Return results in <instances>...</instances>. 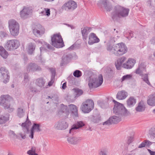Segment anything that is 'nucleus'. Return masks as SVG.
<instances>
[{"label":"nucleus","mask_w":155,"mask_h":155,"mask_svg":"<svg viewBox=\"0 0 155 155\" xmlns=\"http://www.w3.org/2000/svg\"><path fill=\"white\" fill-rule=\"evenodd\" d=\"M113 101L114 103L113 109V112L116 115L121 117L124 116H127L129 114V111L123 104L117 102L114 100H113Z\"/></svg>","instance_id":"1"},{"label":"nucleus","mask_w":155,"mask_h":155,"mask_svg":"<svg viewBox=\"0 0 155 155\" xmlns=\"http://www.w3.org/2000/svg\"><path fill=\"white\" fill-rule=\"evenodd\" d=\"M114 54L116 56H118L126 53L127 48L125 44L121 42L114 45Z\"/></svg>","instance_id":"2"},{"label":"nucleus","mask_w":155,"mask_h":155,"mask_svg":"<svg viewBox=\"0 0 155 155\" xmlns=\"http://www.w3.org/2000/svg\"><path fill=\"white\" fill-rule=\"evenodd\" d=\"M51 45L56 48H61L64 45L63 40L60 33L53 35L51 37Z\"/></svg>","instance_id":"3"},{"label":"nucleus","mask_w":155,"mask_h":155,"mask_svg":"<svg viewBox=\"0 0 155 155\" xmlns=\"http://www.w3.org/2000/svg\"><path fill=\"white\" fill-rule=\"evenodd\" d=\"M12 99V97L8 94L2 95L1 97L0 105L3 106L5 109H8L9 112H11L14 110V108L10 107V101Z\"/></svg>","instance_id":"4"},{"label":"nucleus","mask_w":155,"mask_h":155,"mask_svg":"<svg viewBox=\"0 0 155 155\" xmlns=\"http://www.w3.org/2000/svg\"><path fill=\"white\" fill-rule=\"evenodd\" d=\"M9 29L11 35L16 36L19 34V26L18 23L14 19H11L8 21Z\"/></svg>","instance_id":"5"},{"label":"nucleus","mask_w":155,"mask_h":155,"mask_svg":"<svg viewBox=\"0 0 155 155\" xmlns=\"http://www.w3.org/2000/svg\"><path fill=\"white\" fill-rule=\"evenodd\" d=\"M103 78L101 74H99L98 78H94L90 79L88 86L90 89L96 88L100 86L103 82Z\"/></svg>","instance_id":"6"},{"label":"nucleus","mask_w":155,"mask_h":155,"mask_svg":"<svg viewBox=\"0 0 155 155\" xmlns=\"http://www.w3.org/2000/svg\"><path fill=\"white\" fill-rule=\"evenodd\" d=\"M20 46V43L17 39H12L7 41L5 45V48L8 51H13L17 49Z\"/></svg>","instance_id":"7"},{"label":"nucleus","mask_w":155,"mask_h":155,"mask_svg":"<svg viewBox=\"0 0 155 155\" xmlns=\"http://www.w3.org/2000/svg\"><path fill=\"white\" fill-rule=\"evenodd\" d=\"M94 105L93 101L91 99H89L86 101L85 104L81 106V109L84 113H88L93 109Z\"/></svg>","instance_id":"8"},{"label":"nucleus","mask_w":155,"mask_h":155,"mask_svg":"<svg viewBox=\"0 0 155 155\" xmlns=\"http://www.w3.org/2000/svg\"><path fill=\"white\" fill-rule=\"evenodd\" d=\"M114 10L115 11L118 12L121 18H124L127 16L130 11L129 8L119 5L115 6Z\"/></svg>","instance_id":"9"},{"label":"nucleus","mask_w":155,"mask_h":155,"mask_svg":"<svg viewBox=\"0 0 155 155\" xmlns=\"http://www.w3.org/2000/svg\"><path fill=\"white\" fill-rule=\"evenodd\" d=\"M77 7V4L75 1L72 0H69L62 5L61 8L67 11H73Z\"/></svg>","instance_id":"10"},{"label":"nucleus","mask_w":155,"mask_h":155,"mask_svg":"<svg viewBox=\"0 0 155 155\" xmlns=\"http://www.w3.org/2000/svg\"><path fill=\"white\" fill-rule=\"evenodd\" d=\"M0 73L3 80V82L5 84L8 82L10 79L9 73L8 70L4 67H1L0 68Z\"/></svg>","instance_id":"11"},{"label":"nucleus","mask_w":155,"mask_h":155,"mask_svg":"<svg viewBox=\"0 0 155 155\" xmlns=\"http://www.w3.org/2000/svg\"><path fill=\"white\" fill-rule=\"evenodd\" d=\"M85 125V123L83 121H79L76 122L70 130L69 133L73 135L76 132L75 130L82 127Z\"/></svg>","instance_id":"12"},{"label":"nucleus","mask_w":155,"mask_h":155,"mask_svg":"<svg viewBox=\"0 0 155 155\" xmlns=\"http://www.w3.org/2000/svg\"><path fill=\"white\" fill-rule=\"evenodd\" d=\"M55 128L58 130H64L68 127V124L64 119L60 120L57 124L55 125Z\"/></svg>","instance_id":"13"},{"label":"nucleus","mask_w":155,"mask_h":155,"mask_svg":"<svg viewBox=\"0 0 155 155\" xmlns=\"http://www.w3.org/2000/svg\"><path fill=\"white\" fill-rule=\"evenodd\" d=\"M72 58V55L70 54L63 55L62 58V60L60 64V66L62 67L64 65L68 63Z\"/></svg>","instance_id":"14"},{"label":"nucleus","mask_w":155,"mask_h":155,"mask_svg":"<svg viewBox=\"0 0 155 155\" xmlns=\"http://www.w3.org/2000/svg\"><path fill=\"white\" fill-rule=\"evenodd\" d=\"M45 32V29L40 24L36 25V27L33 30V33L35 35L37 36H41Z\"/></svg>","instance_id":"15"},{"label":"nucleus","mask_w":155,"mask_h":155,"mask_svg":"<svg viewBox=\"0 0 155 155\" xmlns=\"http://www.w3.org/2000/svg\"><path fill=\"white\" fill-rule=\"evenodd\" d=\"M136 62V61L135 60L132 58H129L126 63L122 65V66L125 69H130L134 67Z\"/></svg>","instance_id":"16"},{"label":"nucleus","mask_w":155,"mask_h":155,"mask_svg":"<svg viewBox=\"0 0 155 155\" xmlns=\"http://www.w3.org/2000/svg\"><path fill=\"white\" fill-rule=\"evenodd\" d=\"M42 70L41 67L34 63H31L28 64L27 71L29 72H35L41 71Z\"/></svg>","instance_id":"17"},{"label":"nucleus","mask_w":155,"mask_h":155,"mask_svg":"<svg viewBox=\"0 0 155 155\" xmlns=\"http://www.w3.org/2000/svg\"><path fill=\"white\" fill-rule=\"evenodd\" d=\"M89 39L88 44L89 45H92L94 43H98L100 41L99 39L94 33H91L90 34L89 36Z\"/></svg>","instance_id":"18"},{"label":"nucleus","mask_w":155,"mask_h":155,"mask_svg":"<svg viewBox=\"0 0 155 155\" xmlns=\"http://www.w3.org/2000/svg\"><path fill=\"white\" fill-rule=\"evenodd\" d=\"M70 111L71 112V116L74 118L78 117V107L75 105L71 104L68 105Z\"/></svg>","instance_id":"19"},{"label":"nucleus","mask_w":155,"mask_h":155,"mask_svg":"<svg viewBox=\"0 0 155 155\" xmlns=\"http://www.w3.org/2000/svg\"><path fill=\"white\" fill-rule=\"evenodd\" d=\"M32 13L31 9L28 7H24L20 12V15L21 18H25Z\"/></svg>","instance_id":"20"},{"label":"nucleus","mask_w":155,"mask_h":155,"mask_svg":"<svg viewBox=\"0 0 155 155\" xmlns=\"http://www.w3.org/2000/svg\"><path fill=\"white\" fill-rule=\"evenodd\" d=\"M81 29L83 39L84 42H86L89 32L88 30V27H86L84 28H81Z\"/></svg>","instance_id":"21"},{"label":"nucleus","mask_w":155,"mask_h":155,"mask_svg":"<svg viewBox=\"0 0 155 155\" xmlns=\"http://www.w3.org/2000/svg\"><path fill=\"white\" fill-rule=\"evenodd\" d=\"M128 94L127 92L125 91H119L116 97L119 100H124L127 97Z\"/></svg>","instance_id":"22"},{"label":"nucleus","mask_w":155,"mask_h":155,"mask_svg":"<svg viewBox=\"0 0 155 155\" xmlns=\"http://www.w3.org/2000/svg\"><path fill=\"white\" fill-rule=\"evenodd\" d=\"M81 140L79 137H70L67 138L68 142L71 144L75 145L77 144Z\"/></svg>","instance_id":"23"},{"label":"nucleus","mask_w":155,"mask_h":155,"mask_svg":"<svg viewBox=\"0 0 155 155\" xmlns=\"http://www.w3.org/2000/svg\"><path fill=\"white\" fill-rule=\"evenodd\" d=\"M145 108L143 101H141L138 103V106L135 108V110L138 112H142L145 110Z\"/></svg>","instance_id":"24"},{"label":"nucleus","mask_w":155,"mask_h":155,"mask_svg":"<svg viewBox=\"0 0 155 155\" xmlns=\"http://www.w3.org/2000/svg\"><path fill=\"white\" fill-rule=\"evenodd\" d=\"M146 72V66L142 63L140 64L136 70V73L137 74L143 73Z\"/></svg>","instance_id":"25"},{"label":"nucleus","mask_w":155,"mask_h":155,"mask_svg":"<svg viewBox=\"0 0 155 155\" xmlns=\"http://www.w3.org/2000/svg\"><path fill=\"white\" fill-rule=\"evenodd\" d=\"M136 103V99L132 96L130 97L127 101V105L129 107H133Z\"/></svg>","instance_id":"26"},{"label":"nucleus","mask_w":155,"mask_h":155,"mask_svg":"<svg viewBox=\"0 0 155 155\" xmlns=\"http://www.w3.org/2000/svg\"><path fill=\"white\" fill-rule=\"evenodd\" d=\"M147 103L150 106H155V95H150L147 101Z\"/></svg>","instance_id":"27"},{"label":"nucleus","mask_w":155,"mask_h":155,"mask_svg":"<svg viewBox=\"0 0 155 155\" xmlns=\"http://www.w3.org/2000/svg\"><path fill=\"white\" fill-rule=\"evenodd\" d=\"M45 81L43 78H38L36 80L35 84L40 87H43L45 84Z\"/></svg>","instance_id":"28"},{"label":"nucleus","mask_w":155,"mask_h":155,"mask_svg":"<svg viewBox=\"0 0 155 155\" xmlns=\"http://www.w3.org/2000/svg\"><path fill=\"white\" fill-rule=\"evenodd\" d=\"M0 55L4 59H6L8 55L7 51L2 46H0Z\"/></svg>","instance_id":"29"},{"label":"nucleus","mask_w":155,"mask_h":155,"mask_svg":"<svg viewBox=\"0 0 155 155\" xmlns=\"http://www.w3.org/2000/svg\"><path fill=\"white\" fill-rule=\"evenodd\" d=\"M121 117L116 116H114L109 118L112 124H116L121 120Z\"/></svg>","instance_id":"30"},{"label":"nucleus","mask_w":155,"mask_h":155,"mask_svg":"<svg viewBox=\"0 0 155 155\" xmlns=\"http://www.w3.org/2000/svg\"><path fill=\"white\" fill-rule=\"evenodd\" d=\"M60 112L62 113H65L67 115H68L70 113L69 110L67 106L63 104H61V109Z\"/></svg>","instance_id":"31"},{"label":"nucleus","mask_w":155,"mask_h":155,"mask_svg":"<svg viewBox=\"0 0 155 155\" xmlns=\"http://www.w3.org/2000/svg\"><path fill=\"white\" fill-rule=\"evenodd\" d=\"M35 44L32 43H30L29 44L28 52L29 54H32L33 53L35 49Z\"/></svg>","instance_id":"32"},{"label":"nucleus","mask_w":155,"mask_h":155,"mask_svg":"<svg viewBox=\"0 0 155 155\" xmlns=\"http://www.w3.org/2000/svg\"><path fill=\"white\" fill-rule=\"evenodd\" d=\"M36 92V90L35 88L31 86L29 87V90L26 93V95L28 96L31 97Z\"/></svg>","instance_id":"33"},{"label":"nucleus","mask_w":155,"mask_h":155,"mask_svg":"<svg viewBox=\"0 0 155 155\" xmlns=\"http://www.w3.org/2000/svg\"><path fill=\"white\" fill-rule=\"evenodd\" d=\"M139 74L141 76L142 79H143L145 83H147L148 85H151L150 83L148 80V74H143V73H141Z\"/></svg>","instance_id":"34"},{"label":"nucleus","mask_w":155,"mask_h":155,"mask_svg":"<svg viewBox=\"0 0 155 155\" xmlns=\"http://www.w3.org/2000/svg\"><path fill=\"white\" fill-rule=\"evenodd\" d=\"M101 120V117L99 115L93 116L91 118V122L94 123H98Z\"/></svg>","instance_id":"35"},{"label":"nucleus","mask_w":155,"mask_h":155,"mask_svg":"<svg viewBox=\"0 0 155 155\" xmlns=\"http://www.w3.org/2000/svg\"><path fill=\"white\" fill-rule=\"evenodd\" d=\"M73 90L74 91L75 93V97H78L81 96L83 93L82 90L79 89L78 88H74L73 89Z\"/></svg>","instance_id":"36"},{"label":"nucleus","mask_w":155,"mask_h":155,"mask_svg":"<svg viewBox=\"0 0 155 155\" xmlns=\"http://www.w3.org/2000/svg\"><path fill=\"white\" fill-rule=\"evenodd\" d=\"M9 117L8 116H2L0 117V124L5 123L9 120Z\"/></svg>","instance_id":"37"},{"label":"nucleus","mask_w":155,"mask_h":155,"mask_svg":"<svg viewBox=\"0 0 155 155\" xmlns=\"http://www.w3.org/2000/svg\"><path fill=\"white\" fill-rule=\"evenodd\" d=\"M111 17L114 21H117L118 20V18H121L118 12L115 11V12L112 14Z\"/></svg>","instance_id":"38"},{"label":"nucleus","mask_w":155,"mask_h":155,"mask_svg":"<svg viewBox=\"0 0 155 155\" xmlns=\"http://www.w3.org/2000/svg\"><path fill=\"white\" fill-rule=\"evenodd\" d=\"M107 0H100L98 3L99 6L104 8L107 5Z\"/></svg>","instance_id":"39"},{"label":"nucleus","mask_w":155,"mask_h":155,"mask_svg":"<svg viewBox=\"0 0 155 155\" xmlns=\"http://www.w3.org/2000/svg\"><path fill=\"white\" fill-rule=\"evenodd\" d=\"M40 127V125L39 124L34 123L31 129L33 130H36L37 131L39 132L41 131Z\"/></svg>","instance_id":"40"},{"label":"nucleus","mask_w":155,"mask_h":155,"mask_svg":"<svg viewBox=\"0 0 155 155\" xmlns=\"http://www.w3.org/2000/svg\"><path fill=\"white\" fill-rule=\"evenodd\" d=\"M150 137L153 139L155 138V128H152L149 130Z\"/></svg>","instance_id":"41"},{"label":"nucleus","mask_w":155,"mask_h":155,"mask_svg":"<svg viewBox=\"0 0 155 155\" xmlns=\"http://www.w3.org/2000/svg\"><path fill=\"white\" fill-rule=\"evenodd\" d=\"M24 112L21 108H18L17 110V115L20 117H22L24 114Z\"/></svg>","instance_id":"42"},{"label":"nucleus","mask_w":155,"mask_h":155,"mask_svg":"<svg viewBox=\"0 0 155 155\" xmlns=\"http://www.w3.org/2000/svg\"><path fill=\"white\" fill-rule=\"evenodd\" d=\"M82 75L81 72L79 70H76L73 73V75L75 77L79 78Z\"/></svg>","instance_id":"43"},{"label":"nucleus","mask_w":155,"mask_h":155,"mask_svg":"<svg viewBox=\"0 0 155 155\" xmlns=\"http://www.w3.org/2000/svg\"><path fill=\"white\" fill-rule=\"evenodd\" d=\"M132 77L131 74H127L123 76L121 79V82H123L126 80H128L130 79Z\"/></svg>","instance_id":"44"},{"label":"nucleus","mask_w":155,"mask_h":155,"mask_svg":"<svg viewBox=\"0 0 155 155\" xmlns=\"http://www.w3.org/2000/svg\"><path fill=\"white\" fill-rule=\"evenodd\" d=\"M45 12L44 11H42L41 12V14L43 15H46L47 16H49L50 15V9L48 8H44Z\"/></svg>","instance_id":"45"},{"label":"nucleus","mask_w":155,"mask_h":155,"mask_svg":"<svg viewBox=\"0 0 155 155\" xmlns=\"http://www.w3.org/2000/svg\"><path fill=\"white\" fill-rule=\"evenodd\" d=\"M114 45H112L111 43H108L107 45V50L108 51H111L112 50H114Z\"/></svg>","instance_id":"46"},{"label":"nucleus","mask_w":155,"mask_h":155,"mask_svg":"<svg viewBox=\"0 0 155 155\" xmlns=\"http://www.w3.org/2000/svg\"><path fill=\"white\" fill-rule=\"evenodd\" d=\"M50 70L51 73V78H55L56 74V72L55 69L53 68H51L50 69Z\"/></svg>","instance_id":"47"},{"label":"nucleus","mask_w":155,"mask_h":155,"mask_svg":"<svg viewBox=\"0 0 155 155\" xmlns=\"http://www.w3.org/2000/svg\"><path fill=\"white\" fill-rule=\"evenodd\" d=\"M122 64L117 60L115 63V65L116 69L118 70H120L121 68Z\"/></svg>","instance_id":"48"},{"label":"nucleus","mask_w":155,"mask_h":155,"mask_svg":"<svg viewBox=\"0 0 155 155\" xmlns=\"http://www.w3.org/2000/svg\"><path fill=\"white\" fill-rule=\"evenodd\" d=\"M27 153L29 155H38L37 153H35V150H33L32 148L31 150L28 151Z\"/></svg>","instance_id":"49"},{"label":"nucleus","mask_w":155,"mask_h":155,"mask_svg":"<svg viewBox=\"0 0 155 155\" xmlns=\"http://www.w3.org/2000/svg\"><path fill=\"white\" fill-rule=\"evenodd\" d=\"M108 76H111L114 74L115 71L110 68L107 72Z\"/></svg>","instance_id":"50"},{"label":"nucleus","mask_w":155,"mask_h":155,"mask_svg":"<svg viewBox=\"0 0 155 155\" xmlns=\"http://www.w3.org/2000/svg\"><path fill=\"white\" fill-rule=\"evenodd\" d=\"M8 35L7 32L4 31L0 32V36L2 38H4L7 37Z\"/></svg>","instance_id":"51"},{"label":"nucleus","mask_w":155,"mask_h":155,"mask_svg":"<svg viewBox=\"0 0 155 155\" xmlns=\"http://www.w3.org/2000/svg\"><path fill=\"white\" fill-rule=\"evenodd\" d=\"M107 149L101 150L99 153V155H107Z\"/></svg>","instance_id":"52"},{"label":"nucleus","mask_w":155,"mask_h":155,"mask_svg":"<svg viewBox=\"0 0 155 155\" xmlns=\"http://www.w3.org/2000/svg\"><path fill=\"white\" fill-rule=\"evenodd\" d=\"M29 81L28 75L27 73L24 74V81L25 83H27Z\"/></svg>","instance_id":"53"},{"label":"nucleus","mask_w":155,"mask_h":155,"mask_svg":"<svg viewBox=\"0 0 155 155\" xmlns=\"http://www.w3.org/2000/svg\"><path fill=\"white\" fill-rule=\"evenodd\" d=\"M45 45L46 46V48H48L49 50H54V48L51 46L50 45L48 44L46 42H45Z\"/></svg>","instance_id":"54"},{"label":"nucleus","mask_w":155,"mask_h":155,"mask_svg":"<svg viewBox=\"0 0 155 155\" xmlns=\"http://www.w3.org/2000/svg\"><path fill=\"white\" fill-rule=\"evenodd\" d=\"M134 140V137H127V143L128 144H130Z\"/></svg>","instance_id":"55"},{"label":"nucleus","mask_w":155,"mask_h":155,"mask_svg":"<svg viewBox=\"0 0 155 155\" xmlns=\"http://www.w3.org/2000/svg\"><path fill=\"white\" fill-rule=\"evenodd\" d=\"M126 59V57H122L121 58L118 59L117 60L120 63V64L121 63L122 64L125 61V60Z\"/></svg>","instance_id":"56"},{"label":"nucleus","mask_w":155,"mask_h":155,"mask_svg":"<svg viewBox=\"0 0 155 155\" xmlns=\"http://www.w3.org/2000/svg\"><path fill=\"white\" fill-rule=\"evenodd\" d=\"M51 81L48 83V85L49 86H51L53 84L55 79V78H51Z\"/></svg>","instance_id":"57"},{"label":"nucleus","mask_w":155,"mask_h":155,"mask_svg":"<svg viewBox=\"0 0 155 155\" xmlns=\"http://www.w3.org/2000/svg\"><path fill=\"white\" fill-rule=\"evenodd\" d=\"M103 125H110L111 124V122H110V118H109L107 120L104 122L103 123Z\"/></svg>","instance_id":"58"},{"label":"nucleus","mask_w":155,"mask_h":155,"mask_svg":"<svg viewBox=\"0 0 155 155\" xmlns=\"http://www.w3.org/2000/svg\"><path fill=\"white\" fill-rule=\"evenodd\" d=\"M26 122H27L26 124H27V126H28V128H27V130L28 131V130H28V127L30 125H31V122L30 121V120H29V119H28V116H27V118L26 121Z\"/></svg>","instance_id":"59"},{"label":"nucleus","mask_w":155,"mask_h":155,"mask_svg":"<svg viewBox=\"0 0 155 155\" xmlns=\"http://www.w3.org/2000/svg\"><path fill=\"white\" fill-rule=\"evenodd\" d=\"M104 8L106 9L107 11H110L112 10L111 6L110 5L109 6L107 5H107L104 7Z\"/></svg>","instance_id":"60"},{"label":"nucleus","mask_w":155,"mask_h":155,"mask_svg":"<svg viewBox=\"0 0 155 155\" xmlns=\"http://www.w3.org/2000/svg\"><path fill=\"white\" fill-rule=\"evenodd\" d=\"M145 143H146V142H145L144 141L142 142L138 146V148H141L145 147L146 146V144Z\"/></svg>","instance_id":"61"},{"label":"nucleus","mask_w":155,"mask_h":155,"mask_svg":"<svg viewBox=\"0 0 155 155\" xmlns=\"http://www.w3.org/2000/svg\"><path fill=\"white\" fill-rule=\"evenodd\" d=\"M34 130H31V134L29 137H31V139L33 138L34 137Z\"/></svg>","instance_id":"62"},{"label":"nucleus","mask_w":155,"mask_h":155,"mask_svg":"<svg viewBox=\"0 0 155 155\" xmlns=\"http://www.w3.org/2000/svg\"><path fill=\"white\" fill-rule=\"evenodd\" d=\"M144 141H145V142L146 143H145L146 144V146H149L151 144V142L149 141L146 140H145Z\"/></svg>","instance_id":"63"},{"label":"nucleus","mask_w":155,"mask_h":155,"mask_svg":"<svg viewBox=\"0 0 155 155\" xmlns=\"http://www.w3.org/2000/svg\"><path fill=\"white\" fill-rule=\"evenodd\" d=\"M147 150L148 151V152H149V153H150V155H155V151H152L151 150H150V149H148Z\"/></svg>","instance_id":"64"}]
</instances>
